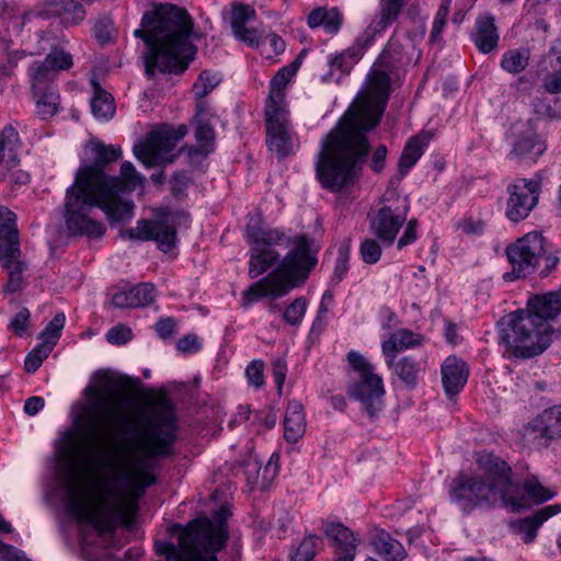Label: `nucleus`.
Segmentation results:
<instances>
[{
    "label": "nucleus",
    "instance_id": "1",
    "mask_svg": "<svg viewBox=\"0 0 561 561\" xmlns=\"http://www.w3.org/2000/svg\"><path fill=\"white\" fill-rule=\"evenodd\" d=\"M139 420L141 426L126 431L122 444L94 451V466L110 472L113 482L96 503L87 499L81 486L68 490L67 513L80 523L81 550L87 559L92 536H111L119 525L133 526L139 499L157 482V460L174 455L179 426L173 403L162 397L141 409Z\"/></svg>",
    "mask_w": 561,
    "mask_h": 561
},
{
    "label": "nucleus",
    "instance_id": "2",
    "mask_svg": "<svg viewBox=\"0 0 561 561\" xmlns=\"http://www.w3.org/2000/svg\"><path fill=\"white\" fill-rule=\"evenodd\" d=\"M389 94L387 70H373L363 107L348 108L321 141L316 172L323 188L340 192L355 183L370 151L366 134L379 125Z\"/></svg>",
    "mask_w": 561,
    "mask_h": 561
},
{
    "label": "nucleus",
    "instance_id": "3",
    "mask_svg": "<svg viewBox=\"0 0 561 561\" xmlns=\"http://www.w3.org/2000/svg\"><path fill=\"white\" fill-rule=\"evenodd\" d=\"M245 238L251 245L249 276L256 278L278 262L280 254L274 247L293 249L287 252L277 267L262 277L242 293V306L248 308L261 298L270 297L267 304L271 312L280 311L275 299L286 296L291 289L301 286L310 272L317 266L319 247L308 234L289 237L285 232L268 228L251 220L245 227Z\"/></svg>",
    "mask_w": 561,
    "mask_h": 561
},
{
    "label": "nucleus",
    "instance_id": "4",
    "mask_svg": "<svg viewBox=\"0 0 561 561\" xmlns=\"http://www.w3.org/2000/svg\"><path fill=\"white\" fill-rule=\"evenodd\" d=\"M192 31L191 16L175 4H160L142 15L141 28L135 30L134 35L146 44L142 58L149 78L156 70L178 73L187 68L196 54L191 42Z\"/></svg>",
    "mask_w": 561,
    "mask_h": 561
},
{
    "label": "nucleus",
    "instance_id": "5",
    "mask_svg": "<svg viewBox=\"0 0 561 561\" xmlns=\"http://www.w3.org/2000/svg\"><path fill=\"white\" fill-rule=\"evenodd\" d=\"M93 154L91 164L78 169L75 182L67 188L64 219L71 234L100 238L105 233V226L93 216L94 195L99 194L107 182H117L116 178L105 174L104 169L122 157L119 146L91 141Z\"/></svg>",
    "mask_w": 561,
    "mask_h": 561
},
{
    "label": "nucleus",
    "instance_id": "6",
    "mask_svg": "<svg viewBox=\"0 0 561 561\" xmlns=\"http://www.w3.org/2000/svg\"><path fill=\"white\" fill-rule=\"evenodd\" d=\"M477 465L480 474H460L453 480L449 488L451 501L463 513L497 504L513 513L520 512L525 503L515 497L517 488L513 485L511 467L492 453L479 454Z\"/></svg>",
    "mask_w": 561,
    "mask_h": 561
},
{
    "label": "nucleus",
    "instance_id": "7",
    "mask_svg": "<svg viewBox=\"0 0 561 561\" xmlns=\"http://www.w3.org/2000/svg\"><path fill=\"white\" fill-rule=\"evenodd\" d=\"M561 312V294L550 291L528 300L526 310L503 317L499 341L505 352L516 358H531L546 351L551 343L550 321Z\"/></svg>",
    "mask_w": 561,
    "mask_h": 561
},
{
    "label": "nucleus",
    "instance_id": "8",
    "mask_svg": "<svg viewBox=\"0 0 561 561\" xmlns=\"http://www.w3.org/2000/svg\"><path fill=\"white\" fill-rule=\"evenodd\" d=\"M171 531L176 535V543L154 542L156 553L164 556L167 561H218L216 552L228 540L226 525H214L207 518L194 519L185 527L173 525Z\"/></svg>",
    "mask_w": 561,
    "mask_h": 561
},
{
    "label": "nucleus",
    "instance_id": "9",
    "mask_svg": "<svg viewBox=\"0 0 561 561\" xmlns=\"http://www.w3.org/2000/svg\"><path fill=\"white\" fill-rule=\"evenodd\" d=\"M87 393L90 396L89 408L85 414L89 422H84L80 416L75 420L76 428L65 431L56 445L59 458L65 462H70L76 458L81 448V438L79 431L95 439L100 433L101 425L114 415L113 403L116 397L110 391L100 388L89 387Z\"/></svg>",
    "mask_w": 561,
    "mask_h": 561
},
{
    "label": "nucleus",
    "instance_id": "10",
    "mask_svg": "<svg viewBox=\"0 0 561 561\" xmlns=\"http://www.w3.org/2000/svg\"><path fill=\"white\" fill-rule=\"evenodd\" d=\"M505 254L512 271L503 275L506 282L525 278L533 274L543 260L545 267L540 271L547 277L559 264V256L551 251V244L541 232L531 231L508 244Z\"/></svg>",
    "mask_w": 561,
    "mask_h": 561
},
{
    "label": "nucleus",
    "instance_id": "11",
    "mask_svg": "<svg viewBox=\"0 0 561 561\" xmlns=\"http://www.w3.org/2000/svg\"><path fill=\"white\" fill-rule=\"evenodd\" d=\"M117 182L110 183L102 187L99 194L94 195L93 214L99 208L105 213L111 222L128 220L134 215V203L124 198V194L135 191L141 186L145 178L136 170L130 161H124L121 165V175L115 176Z\"/></svg>",
    "mask_w": 561,
    "mask_h": 561
},
{
    "label": "nucleus",
    "instance_id": "12",
    "mask_svg": "<svg viewBox=\"0 0 561 561\" xmlns=\"http://www.w3.org/2000/svg\"><path fill=\"white\" fill-rule=\"evenodd\" d=\"M408 0H379V13L371 20L365 31L358 35L354 44L341 53L345 60L353 66L360 59L377 35L383 33L401 14Z\"/></svg>",
    "mask_w": 561,
    "mask_h": 561
},
{
    "label": "nucleus",
    "instance_id": "13",
    "mask_svg": "<svg viewBox=\"0 0 561 561\" xmlns=\"http://www.w3.org/2000/svg\"><path fill=\"white\" fill-rule=\"evenodd\" d=\"M130 240L157 242L158 248L164 252H170L176 243V230L174 227V219L171 216H165L157 220L141 219L137 221L135 228H129L123 233Z\"/></svg>",
    "mask_w": 561,
    "mask_h": 561
},
{
    "label": "nucleus",
    "instance_id": "14",
    "mask_svg": "<svg viewBox=\"0 0 561 561\" xmlns=\"http://www.w3.org/2000/svg\"><path fill=\"white\" fill-rule=\"evenodd\" d=\"M178 144L173 141L165 128L152 131L147 141L134 147V153L147 167H157L174 162L179 152H174Z\"/></svg>",
    "mask_w": 561,
    "mask_h": 561
},
{
    "label": "nucleus",
    "instance_id": "15",
    "mask_svg": "<svg viewBox=\"0 0 561 561\" xmlns=\"http://www.w3.org/2000/svg\"><path fill=\"white\" fill-rule=\"evenodd\" d=\"M266 117V144L279 159L294 153V134L289 128L288 113L286 110L271 107L265 110Z\"/></svg>",
    "mask_w": 561,
    "mask_h": 561
},
{
    "label": "nucleus",
    "instance_id": "16",
    "mask_svg": "<svg viewBox=\"0 0 561 561\" xmlns=\"http://www.w3.org/2000/svg\"><path fill=\"white\" fill-rule=\"evenodd\" d=\"M409 205H383L369 219L371 233L383 244L391 245L407 221Z\"/></svg>",
    "mask_w": 561,
    "mask_h": 561
},
{
    "label": "nucleus",
    "instance_id": "17",
    "mask_svg": "<svg viewBox=\"0 0 561 561\" xmlns=\"http://www.w3.org/2000/svg\"><path fill=\"white\" fill-rule=\"evenodd\" d=\"M507 192L510 196L506 202L505 216L513 222H519L529 216L538 203V183L522 179L508 185Z\"/></svg>",
    "mask_w": 561,
    "mask_h": 561
},
{
    "label": "nucleus",
    "instance_id": "18",
    "mask_svg": "<svg viewBox=\"0 0 561 561\" xmlns=\"http://www.w3.org/2000/svg\"><path fill=\"white\" fill-rule=\"evenodd\" d=\"M348 394L360 403L362 410L370 420H375L383 408L385 388L382 378L378 375L360 377L350 386Z\"/></svg>",
    "mask_w": 561,
    "mask_h": 561
},
{
    "label": "nucleus",
    "instance_id": "19",
    "mask_svg": "<svg viewBox=\"0 0 561 561\" xmlns=\"http://www.w3.org/2000/svg\"><path fill=\"white\" fill-rule=\"evenodd\" d=\"M323 533L333 546V561H354L356 554V539L350 528L339 522H327Z\"/></svg>",
    "mask_w": 561,
    "mask_h": 561
},
{
    "label": "nucleus",
    "instance_id": "20",
    "mask_svg": "<svg viewBox=\"0 0 561 561\" xmlns=\"http://www.w3.org/2000/svg\"><path fill=\"white\" fill-rule=\"evenodd\" d=\"M561 512V504L547 505L533 515L511 522V529L522 537L525 543H530L537 536L538 528L550 517Z\"/></svg>",
    "mask_w": 561,
    "mask_h": 561
},
{
    "label": "nucleus",
    "instance_id": "21",
    "mask_svg": "<svg viewBox=\"0 0 561 561\" xmlns=\"http://www.w3.org/2000/svg\"><path fill=\"white\" fill-rule=\"evenodd\" d=\"M193 124L195 125L194 137L197 146H190L182 150L186 149L191 164H198L215 150V129L209 119L198 118Z\"/></svg>",
    "mask_w": 561,
    "mask_h": 561
},
{
    "label": "nucleus",
    "instance_id": "22",
    "mask_svg": "<svg viewBox=\"0 0 561 561\" xmlns=\"http://www.w3.org/2000/svg\"><path fill=\"white\" fill-rule=\"evenodd\" d=\"M15 220L13 211L0 206V261L9 256H20V240Z\"/></svg>",
    "mask_w": 561,
    "mask_h": 561
},
{
    "label": "nucleus",
    "instance_id": "23",
    "mask_svg": "<svg viewBox=\"0 0 561 561\" xmlns=\"http://www.w3.org/2000/svg\"><path fill=\"white\" fill-rule=\"evenodd\" d=\"M396 356L385 357L387 366L408 389H414L419 383L421 374L425 370V363L412 356H403L399 359H396Z\"/></svg>",
    "mask_w": 561,
    "mask_h": 561
},
{
    "label": "nucleus",
    "instance_id": "24",
    "mask_svg": "<svg viewBox=\"0 0 561 561\" xmlns=\"http://www.w3.org/2000/svg\"><path fill=\"white\" fill-rule=\"evenodd\" d=\"M440 373L445 392L449 398L460 392L469 375L466 363L455 356H449L444 360Z\"/></svg>",
    "mask_w": 561,
    "mask_h": 561
},
{
    "label": "nucleus",
    "instance_id": "25",
    "mask_svg": "<svg viewBox=\"0 0 561 561\" xmlns=\"http://www.w3.org/2000/svg\"><path fill=\"white\" fill-rule=\"evenodd\" d=\"M369 542L375 553L383 561H403L408 557L403 545L381 528H376L371 533Z\"/></svg>",
    "mask_w": 561,
    "mask_h": 561
},
{
    "label": "nucleus",
    "instance_id": "26",
    "mask_svg": "<svg viewBox=\"0 0 561 561\" xmlns=\"http://www.w3.org/2000/svg\"><path fill=\"white\" fill-rule=\"evenodd\" d=\"M299 59H295L287 66L280 68L273 77L270 83V95L265 110L271 107L286 110L284 106L285 88L290 79L296 75L299 68Z\"/></svg>",
    "mask_w": 561,
    "mask_h": 561
},
{
    "label": "nucleus",
    "instance_id": "27",
    "mask_svg": "<svg viewBox=\"0 0 561 561\" xmlns=\"http://www.w3.org/2000/svg\"><path fill=\"white\" fill-rule=\"evenodd\" d=\"M531 426L540 437L552 440L561 437V404L543 410L537 415Z\"/></svg>",
    "mask_w": 561,
    "mask_h": 561
},
{
    "label": "nucleus",
    "instance_id": "28",
    "mask_svg": "<svg viewBox=\"0 0 561 561\" xmlns=\"http://www.w3.org/2000/svg\"><path fill=\"white\" fill-rule=\"evenodd\" d=\"M306 431L304 407L299 401L293 400L287 404L284 416V437L290 443H297Z\"/></svg>",
    "mask_w": 561,
    "mask_h": 561
},
{
    "label": "nucleus",
    "instance_id": "29",
    "mask_svg": "<svg viewBox=\"0 0 561 561\" xmlns=\"http://www.w3.org/2000/svg\"><path fill=\"white\" fill-rule=\"evenodd\" d=\"M472 38L477 48L481 53L488 54L494 50L497 47L500 38L494 23V18H479L476 23V33Z\"/></svg>",
    "mask_w": 561,
    "mask_h": 561
},
{
    "label": "nucleus",
    "instance_id": "30",
    "mask_svg": "<svg viewBox=\"0 0 561 561\" xmlns=\"http://www.w3.org/2000/svg\"><path fill=\"white\" fill-rule=\"evenodd\" d=\"M543 151L545 146L539 140L538 135L530 126H527L519 131L518 138L513 142L511 153L518 159H524L540 156Z\"/></svg>",
    "mask_w": 561,
    "mask_h": 561
},
{
    "label": "nucleus",
    "instance_id": "31",
    "mask_svg": "<svg viewBox=\"0 0 561 561\" xmlns=\"http://www.w3.org/2000/svg\"><path fill=\"white\" fill-rule=\"evenodd\" d=\"M428 141L430 138L426 135H417L407 142L398 162V170L401 178L405 176L422 157L423 149L428 145Z\"/></svg>",
    "mask_w": 561,
    "mask_h": 561
},
{
    "label": "nucleus",
    "instance_id": "32",
    "mask_svg": "<svg viewBox=\"0 0 561 561\" xmlns=\"http://www.w3.org/2000/svg\"><path fill=\"white\" fill-rule=\"evenodd\" d=\"M513 485L517 488L515 497L518 501H522V499H523L524 503H525V506L520 507V511L523 508L529 507L531 503H534V504L542 503V502H546V501L552 499L554 495V492L545 488L538 481V479L535 477L529 478L524 482V485H523L524 494H520V489H519L518 484H515L513 482Z\"/></svg>",
    "mask_w": 561,
    "mask_h": 561
},
{
    "label": "nucleus",
    "instance_id": "33",
    "mask_svg": "<svg viewBox=\"0 0 561 561\" xmlns=\"http://www.w3.org/2000/svg\"><path fill=\"white\" fill-rule=\"evenodd\" d=\"M22 147L19 134L12 125H7L0 131L1 156L5 158L7 168H15L19 164V150Z\"/></svg>",
    "mask_w": 561,
    "mask_h": 561
},
{
    "label": "nucleus",
    "instance_id": "34",
    "mask_svg": "<svg viewBox=\"0 0 561 561\" xmlns=\"http://www.w3.org/2000/svg\"><path fill=\"white\" fill-rule=\"evenodd\" d=\"M93 98L91 99V111L93 116L100 121H108L115 114L113 96L106 92L95 80H92Z\"/></svg>",
    "mask_w": 561,
    "mask_h": 561
},
{
    "label": "nucleus",
    "instance_id": "35",
    "mask_svg": "<svg viewBox=\"0 0 561 561\" xmlns=\"http://www.w3.org/2000/svg\"><path fill=\"white\" fill-rule=\"evenodd\" d=\"M419 344L420 339L416 334L409 330H399L382 343V354L385 357H390V355H397V353Z\"/></svg>",
    "mask_w": 561,
    "mask_h": 561
},
{
    "label": "nucleus",
    "instance_id": "36",
    "mask_svg": "<svg viewBox=\"0 0 561 561\" xmlns=\"http://www.w3.org/2000/svg\"><path fill=\"white\" fill-rule=\"evenodd\" d=\"M28 75L32 78L33 92H41L55 79L57 72L48 66L46 61H34L28 68Z\"/></svg>",
    "mask_w": 561,
    "mask_h": 561
},
{
    "label": "nucleus",
    "instance_id": "37",
    "mask_svg": "<svg viewBox=\"0 0 561 561\" xmlns=\"http://www.w3.org/2000/svg\"><path fill=\"white\" fill-rule=\"evenodd\" d=\"M529 58L527 49H510L503 54L501 68L511 75H518L527 68Z\"/></svg>",
    "mask_w": 561,
    "mask_h": 561
},
{
    "label": "nucleus",
    "instance_id": "38",
    "mask_svg": "<svg viewBox=\"0 0 561 561\" xmlns=\"http://www.w3.org/2000/svg\"><path fill=\"white\" fill-rule=\"evenodd\" d=\"M34 94L38 95L36 107L42 119H47L58 112L59 95L54 87H47V89L34 92Z\"/></svg>",
    "mask_w": 561,
    "mask_h": 561
},
{
    "label": "nucleus",
    "instance_id": "39",
    "mask_svg": "<svg viewBox=\"0 0 561 561\" xmlns=\"http://www.w3.org/2000/svg\"><path fill=\"white\" fill-rule=\"evenodd\" d=\"M19 256H9L1 260L3 268L8 271L9 280L5 285V290L15 293L20 289L22 284V273L26 267L25 263L18 259Z\"/></svg>",
    "mask_w": 561,
    "mask_h": 561
},
{
    "label": "nucleus",
    "instance_id": "40",
    "mask_svg": "<svg viewBox=\"0 0 561 561\" xmlns=\"http://www.w3.org/2000/svg\"><path fill=\"white\" fill-rule=\"evenodd\" d=\"M61 0H45L38 3L32 11L25 12L23 15V24L32 18L49 20L53 18L60 19Z\"/></svg>",
    "mask_w": 561,
    "mask_h": 561
},
{
    "label": "nucleus",
    "instance_id": "41",
    "mask_svg": "<svg viewBox=\"0 0 561 561\" xmlns=\"http://www.w3.org/2000/svg\"><path fill=\"white\" fill-rule=\"evenodd\" d=\"M255 10L248 4L233 3L231 7L230 24L233 32H239L241 27L255 19Z\"/></svg>",
    "mask_w": 561,
    "mask_h": 561
},
{
    "label": "nucleus",
    "instance_id": "42",
    "mask_svg": "<svg viewBox=\"0 0 561 561\" xmlns=\"http://www.w3.org/2000/svg\"><path fill=\"white\" fill-rule=\"evenodd\" d=\"M66 323V317L62 312H58L55 317L48 322L45 329L41 332L39 339L55 346L60 337L61 330L64 329Z\"/></svg>",
    "mask_w": 561,
    "mask_h": 561
},
{
    "label": "nucleus",
    "instance_id": "43",
    "mask_svg": "<svg viewBox=\"0 0 561 561\" xmlns=\"http://www.w3.org/2000/svg\"><path fill=\"white\" fill-rule=\"evenodd\" d=\"M308 301L304 296L296 298L284 311L283 320L293 327H298L307 311Z\"/></svg>",
    "mask_w": 561,
    "mask_h": 561
},
{
    "label": "nucleus",
    "instance_id": "44",
    "mask_svg": "<svg viewBox=\"0 0 561 561\" xmlns=\"http://www.w3.org/2000/svg\"><path fill=\"white\" fill-rule=\"evenodd\" d=\"M54 346L42 342L39 345H37L34 350H32L24 362V369L28 374L35 373L50 354Z\"/></svg>",
    "mask_w": 561,
    "mask_h": 561
},
{
    "label": "nucleus",
    "instance_id": "45",
    "mask_svg": "<svg viewBox=\"0 0 561 561\" xmlns=\"http://www.w3.org/2000/svg\"><path fill=\"white\" fill-rule=\"evenodd\" d=\"M85 16L83 5L75 0H61L60 20L65 23L78 24Z\"/></svg>",
    "mask_w": 561,
    "mask_h": 561
},
{
    "label": "nucleus",
    "instance_id": "46",
    "mask_svg": "<svg viewBox=\"0 0 561 561\" xmlns=\"http://www.w3.org/2000/svg\"><path fill=\"white\" fill-rule=\"evenodd\" d=\"M44 61L57 73L61 70H68L73 64L72 56L59 47L53 48Z\"/></svg>",
    "mask_w": 561,
    "mask_h": 561
},
{
    "label": "nucleus",
    "instance_id": "47",
    "mask_svg": "<svg viewBox=\"0 0 561 561\" xmlns=\"http://www.w3.org/2000/svg\"><path fill=\"white\" fill-rule=\"evenodd\" d=\"M220 82L217 75L208 71H202L197 81L193 85L195 98L198 100L204 99L209 92H211Z\"/></svg>",
    "mask_w": 561,
    "mask_h": 561
},
{
    "label": "nucleus",
    "instance_id": "48",
    "mask_svg": "<svg viewBox=\"0 0 561 561\" xmlns=\"http://www.w3.org/2000/svg\"><path fill=\"white\" fill-rule=\"evenodd\" d=\"M112 305L115 308H139V300H135L131 285L125 284L117 287L112 296Z\"/></svg>",
    "mask_w": 561,
    "mask_h": 561
},
{
    "label": "nucleus",
    "instance_id": "49",
    "mask_svg": "<svg viewBox=\"0 0 561 561\" xmlns=\"http://www.w3.org/2000/svg\"><path fill=\"white\" fill-rule=\"evenodd\" d=\"M398 30L394 31V34L389 39L386 48L383 49L380 58L382 59V64L385 65L386 69H390L394 67V64L401 61V51H402V45L397 38Z\"/></svg>",
    "mask_w": 561,
    "mask_h": 561
},
{
    "label": "nucleus",
    "instance_id": "50",
    "mask_svg": "<svg viewBox=\"0 0 561 561\" xmlns=\"http://www.w3.org/2000/svg\"><path fill=\"white\" fill-rule=\"evenodd\" d=\"M533 112L540 119H560L561 112L556 110L548 98H535L533 100Z\"/></svg>",
    "mask_w": 561,
    "mask_h": 561
},
{
    "label": "nucleus",
    "instance_id": "51",
    "mask_svg": "<svg viewBox=\"0 0 561 561\" xmlns=\"http://www.w3.org/2000/svg\"><path fill=\"white\" fill-rule=\"evenodd\" d=\"M330 71L322 77L323 81H339L345 73L352 69L351 65L345 60L341 54L332 57L328 61Z\"/></svg>",
    "mask_w": 561,
    "mask_h": 561
},
{
    "label": "nucleus",
    "instance_id": "52",
    "mask_svg": "<svg viewBox=\"0 0 561 561\" xmlns=\"http://www.w3.org/2000/svg\"><path fill=\"white\" fill-rule=\"evenodd\" d=\"M318 541H320V537L317 535L307 536L291 556V561H313Z\"/></svg>",
    "mask_w": 561,
    "mask_h": 561
},
{
    "label": "nucleus",
    "instance_id": "53",
    "mask_svg": "<svg viewBox=\"0 0 561 561\" xmlns=\"http://www.w3.org/2000/svg\"><path fill=\"white\" fill-rule=\"evenodd\" d=\"M240 466L243 469L247 483L250 485L256 484L262 467L257 457L250 454L241 461Z\"/></svg>",
    "mask_w": 561,
    "mask_h": 561
},
{
    "label": "nucleus",
    "instance_id": "54",
    "mask_svg": "<svg viewBox=\"0 0 561 561\" xmlns=\"http://www.w3.org/2000/svg\"><path fill=\"white\" fill-rule=\"evenodd\" d=\"M350 244L344 243L337 250V259L333 272V280L340 283L348 272Z\"/></svg>",
    "mask_w": 561,
    "mask_h": 561
},
{
    "label": "nucleus",
    "instance_id": "55",
    "mask_svg": "<svg viewBox=\"0 0 561 561\" xmlns=\"http://www.w3.org/2000/svg\"><path fill=\"white\" fill-rule=\"evenodd\" d=\"M359 252L366 264H375L380 260L381 245L375 239H366L362 242Z\"/></svg>",
    "mask_w": 561,
    "mask_h": 561
},
{
    "label": "nucleus",
    "instance_id": "56",
    "mask_svg": "<svg viewBox=\"0 0 561 561\" xmlns=\"http://www.w3.org/2000/svg\"><path fill=\"white\" fill-rule=\"evenodd\" d=\"M114 24L110 18L100 19L93 27L94 36L101 45L108 44L113 38Z\"/></svg>",
    "mask_w": 561,
    "mask_h": 561
},
{
    "label": "nucleus",
    "instance_id": "57",
    "mask_svg": "<svg viewBox=\"0 0 561 561\" xmlns=\"http://www.w3.org/2000/svg\"><path fill=\"white\" fill-rule=\"evenodd\" d=\"M347 359L354 370L359 373V378L376 375L373 365L359 353L351 351L347 354Z\"/></svg>",
    "mask_w": 561,
    "mask_h": 561
},
{
    "label": "nucleus",
    "instance_id": "58",
    "mask_svg": "<svg viewBox=\"0 0 561 561\" xmlns=\"http://www.w3.org/2000/svg\"><path fill=\"white\" fill-rule=\"evenodd\" d=\"M131 329L125 324H117L106 333V341L113 345H123L131 340Z\"/></svg>",
    "mask_w": 561,
    "mask_h": 561
},
{
    "label": "nucleus",
    "instance_id": "59",
    "mask_svg": "<svg viewBox=\"0 0 561 561\" xmlns=\"http://www.w3.org/2000/svg\"><path fill=\"white\" fill-rule=\"evenodd\" d=\"M131 288L135 300H139V307H146L156 299V287L150 283H141Z\"/></svg>",
    "mask_w": 561,
    "mask_h": 561
},
{
    "label": "nucleus",
    "instance_id": "60",
    "mask_svg": "<svg viewBox=\"0 0 561 561\" xmlns=\"http://www.w3.org/2000/svg\"><path fill=\"white\" fill-rule=\"evenodd\" d=\"M264 363L262 360H252L245 368V376L250 386L260 388L264 383Z\"/></svg>",
    "mask_w": 561,
    "mask_h": 561
},
{
    "label": "nucleus",
    "instance_id": "61",
    "mask_svg": "<svg viewBox=\"0 0 561 561\" xmlns=\"http://www.w3.org/2000/svg\"><path fill=\"white\" fill-rule=\"evenodd\" d=\"M30 324V311L26 308L19 310L10 321L8 329L15 335L22 336Z\"/></svg>",
    "mask_w": 561,
    "mask_h": 561
},
{
    "label": "nucleus",
    "instance_id": "62",
    "mask_svg": "<svg viewBox=\"0 0 561 561\" xmlns=\"http://www.w3.org/2000/svg\"><path fill=\"white\" fill-rule=\"evenodd\" d=\"M233 35L250 47H259L261 44L262 32L255 27H241L239 32H233Z\"/></svg>",
    "mask_w": 561,
    "mask_h": 561
},
{
    "label": "nucleus",
    "instance_id": "63",
    "mask_svg": "<svg viewBox=\"0 0 561 561\" xmlns=\"http://www.w3.org/2000/svg\"><path fill=\"white\" fill-rule=\"evenodd\" d=\"M542 89L549 94H561V69L543 77Z\"/></svg>",
    "mask_w": 561,
    "mask_h": 561
},
{
    "label": "nucleus",
    "instance_id": "64",
    "mask_svg": "<svg viewBox=\"0 0 561 561\" xmlns=\"http://www.w3.org/2000/svg\"><path fill=\"white\" fill-rule=\"evenodd\" d=\"M272 373L274 377V382L277 386L278 393H282L283 386L286 379L287 374V364L283 358H276L272 363Z\"/></svg>",
    "mask_w": 561,
    "mask_h": 561
}]
</instances>
